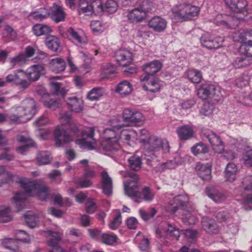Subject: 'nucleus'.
<instances>
[{"label": "nucleus", "instance_id": "f257e3e1", "mask_svg": "<svg viewBox=\"0 0 252 252\" xmlns=\"http://www.w3.org/2000/svg\"><path fill=\"white\" fill-rule=\"evenodd\" d=\"M109 123L111 128L104 130L100 142L101 147L104 151L114 154L121 148L120 140L130 144L137 139V134L134 130L123 129L124 125L121 123L120 117L113 118Z\"/></svg>", "mask_w": 252, "mask_h": 252}, {"label": "nucleus", "instance_id": "f03ea898", "mask_svg": "<svg viewBox=\"0 0 252 252\" xmlns=\"http://www.w3.org/2000/svg\"><path fill=\"white\" fill-rule=\"evenodd\" d=\"M19 183L24 189L26 194L17 192L13 197L12 202L17 208V211H20L23 208V201L26 198V195L37 197L41 200H46L49 196V189L40 184L38 181L22 178L20 179Z\"/></svg>", "mask_w": 252, "mask_h": 252}, {"label": "nucleus", "instance_id": "7ed1b4c3", "mask_svg": "<svg viewBox=\"0 0 252 252\" xmlns=\"http://www.w3.org/2000/svg\"><path fill=\"white\" fill-rule=\"evenodd\" d=\"M59 119L62 125L58 126L55 128L54 137L56 144L58 147L64 146L65 144L72 141L73 137L68 134L64 130L63 125L69 124L70 126V131L74 135H77L79 132L78 126L71 122V115L67 111H62L59 115Z\"/></svg>", "mask_w": 252, "mask_h": 252}, {"label": "nucleus", "instance_id": "20e7f679", "mask_svg": "<svg viewBox=\"0 0 252 252\" xmlns=\"http://www.w3.org/2000/svg\"><path fill=\"white\" fill-rule=\"evenodd\" d=\"M200 10L199 7L184 2L172 8L173 18L180 21L191 20L198 16Z\"/></svg>", "mask_w": 252, "mask_h": 252}, {"label": "nucleus", "instance_id": "39448f33", "mask_svg": "<svg viewBox=\"0 0 252 252\" xmlns=\"http://www.w3.org/2000/svg\"><path fill=\"white\" fill-rule=\"evenodd\" d=\"M152 10L151 3L148 0H144L139 6L129 12L127 15L128 20L133 23L142 22L146 18L148 12Z\"/></svg>", "mask_w": 252, "mask_h": 252}, {"label": "nucleus", "instance_id": "423d86ee", "mask_svg": "<svg viewBox=\"0 0 252 252\" xmlns=\"http://www.w3.org/2000/svg\"><path fill=\"white\" fill-rule=\"evenodd\" d=\"M155 234L160 242L165 244L168 242L167 239L169 236L174 237L177 240L180 236L181 231L174 225L164 223L156 229Z\"/></svg>", "mask_w": 252, "mask_h": 252}, {"label": "nucleus", "instance_id": "0eeeda50", "mask_svg": "<svg viewBox=\"0 0 252 252\" xmlns=\"http://www.w3.org/2000/svg\"><path fill=\"white\" fill-rule=\"evenodd\" d=\"M81 134L83 138L76 140L75 142L80 148L88 150L96 148V140L94 138V129L93 127H86Z\"/></svg>", "mask_w": 252, "mask_h": 252}, {"label": "nucleus", "instance_id": "6e6552de", "mask_svg": "<svg viewBox=\"0 0 252 252\" xmlns=\"http://www.w3.org/2000/svg\"><path fill=\"white\" fill-rule=\"evenodd\" d=\"M123 120L126 126H140L143 125L145 118L141 112L127 108L123 111Z\"/></svg>", "mask_w": 252, "mask_h": 252}, {"label": "nucleus", "instance_id": "1a4fd4ad", "mask_svg": "<svg viewBox=\"0 0 252 252\" xmlns=\"http://www.w3.org/2000/svg\"><path fill=\"white\" fill-rule=\"evenodd\" d=\"M197 95L203 100L214 98L217 100L222 96L220 87L208 83L200 86L197 90Z\"/></svg>", "mask_w": 252, "mask_h": 252}, {"label": "nucleus", "instance_id": "9d476101", "mask_svg": "<svg viewBox=\"0 0 252 252\" xmlns=\"http://www.w3.org/2000/svg\"><path fill=\"white\" fill-rule=\"evenodd\" d=\"M244 189L241 203L246 210L252 209V175L245 177L242 182Z\"/></svg>", "mask_w": 252, "mask_h": 252}, {"label": "nucleus", "instance_id": "9b49d317", "mask_svg": "<svg viewBox=\"0 0 252 252\" xmlns=\"http://www.w3.org/2000/svg\"><path fill=\"white\" fill-rule=\"evenodd\" d=\"M246 143V140L241 137L237 139L231 138L229 141L230 149L224 152V157L228 160L233 159L237 155L245 148Z\"/></svg>", "mask_w": 252, "mask_h": 252}, {"label": "nucleus", "instance_id": "f8f14e48", "mask_svg": "<svg viewBox=\"0 0 252 252\" xmlns=\"http://www.w3.org/2000/svg\"><path fill=\"white\" fill-rule=\"evenodd\" d=\"M140 81L143 89L151 93H157L160 91L163 83L159 79L148 75L140 77Z\"/></svg>", "mask_w": 252, "mask_h": 252}, {"label": "nucleus", "instance_id": "ddd939ff", "mask_svg": "<svg viewBox=\"0 0 252 252\" xmlns=\"http://www.w3.org/2000/svg\"><path fill=\"white\" fill-rule=\"evenodd\" d=\"M18 114L25 116L26 121L31 119L37 112V107L34 99L27 98L22 102V106L17 107Z\"/></svg>", "mask_w": 252, "mask_h": 252}, {"label": "nucleus", "instance_id": "4468645a", "mask_svg": "<svg viewBox=\"0 0 252 252\" xmlns=\"http://www.w3.org/2000/svg\"><path fill=\"white\" fill-rule=\"evenodd\" d=\"M131 179L124 183L126 194L134 199L135 201L140 202L142 198L139 197L140 193L137 190V176L135 174L130 175Z\"/></svg>", "mask_w": 252, "mask_h": 252}, {"label": "nucleus", "instance_id": "2eb2a0df", "mask_svg": "<svg viewBox=\"0 0 252 252\" xmlns=\"http://www.w3.org/2000/svg\"><path fill=\"white\" fill-rule=\"evenodd\" d=\"M223 38L214 34L205 33L200 38V42L205 47L209 49H218L222 46Z\"/></svg>", "mask_w": 252, "mask_h": 252}, {"label": "nucleus", "instance_id": "dca6fc26", "mask_svg": "<svg viewBox=\"0 0 252 252\" xmlns=\"http://www.w3.org/2000/svg\"><path fill=\"white\" fill-rule=\"evenodd\" d=\"M49 237L48 245L52 248L49 252H66L59 245L61 242V236L58 232L49 230L47 232ZM68 252H78L74 247H71Z\"/></svg>", "mask_w": 252, "mask_h": 252}, {"label": "nucleus", "instance_id": "f3484780", "mask_svg": "<svg viewBox=\"0 0 252 252\" xmlns=\"http://www.w3.org/2000/svg\"><path fill=\"white\" fill-rule=\"evenodd\" d=\"M245 17L237 16L236 18H231L227 16L221 14L217 15L214 20V22L218 26H222L228 28H234L238 24V21L244 20Z\"/></svg>", "mask_w": 252, "mask_h": 252}, {"label": "nucleus", "instance_id": "a211bd4d", "mask_svg": "<svg viewBox=\"0 0 252 252\" xmlns=\"http://www.w3.org/2000/svg\"><path fill=\"white\" fill-rule=\"evenodd\" d=\"M204 137L209 141L213 150L220 154L224 150V145L220 137L213 131H209L204 133Z\"/></svg>", "mask_w": 252, "mask_h": 252}, {"label": "nucleus", "instance_id": "6ab92c4d", "mask_svg": "<svg viewBox=\"0 0 252 252\" xmlns=\"http://www.w3.org/2000/svg\"><path fill=\"white\" fill-rule=\"evenodd\" d=\"M23 72L30 81H36L41 75L45 74L46 70L43 64H34L29 67Z\"/></svg>", "mask_w": 252, "mask_h": 252}, {"label": "nucleus", "instance_id": "aec40b11", "mask_svg": "<svg viewBox=\"0 0 252 252\" xmlns=\"http://www.w3.org/2000/svg\"><path fill=\"white\" fill-rule=\"evenodd\" d=\"M189 202L188 196L185 195H178L168 201L167 211L174 213L180 207H183Z\"/></svg>", "mask_w": 252, "mask_h": 252}, {"label": "nucleus", "instance_id": "412c9836", "mask_svg": "<svg viewBox=\"0 0 252 252\" xmlns=\"http://www.w3.org/2000/svg\"><path fill=\"white\" fill-rule=\"evenodd\" d=\"M69 39L75 44L82 47L88 43L87 37L81 31H77L72 28L67 30Z\"/></svg>", "mask_w": 252, "mask_h": 252}, {"label": "nucleus", "instance_id": "4be33fe9", "mask_svg": "<svg viewBox=\"0 0 252 252\" xmlns=\"http://www.w3.org/2000/svg\"><path fill=\"white\" fill-rule=\"evenodd\" d=\"M115 57L120 65H128L132 61L133 56L131 52L126 49H120L116 51Z\"/></svg>", "mask_w": 252, "mask_h": 252}, {"label": "nucleus", "instance_id": "5701e85b", "mask_svg": "<svg viewBox=\"0 0 252 252\" xmlns=\"http://www.w3.org/2000/svg\"><path fill=\"white\" fill-rule=\"evenodd\" d=\"M188 158V157L185 154H177L175 156L174 160H169L159 164L158 169L160 171H164L167 169L175 168L177 165L182 164Z\"/></svg>", "mask_w": 252, "mask_h": 252}, {"label": "nucleus", "instance_id": "b1692460", "mask_svg": "<svg viewBox=\"0 0 252 252\" xmlns=\"http://www.w3.org/2000/svg\"><path fill=\"white\" fill-rule=\"evenodd\" d=\"M148 26L155 32H162L166 30L167 22L165 19L156 16L149 21Z\"/></svg>", "mask_w": 252, "mask_h": 252}, {"label": "nucleus", "instance_id": "393cba45", "mask_svg": "<svg viewBox=\"0 0 252 252\" xmlns=\"http://www.w3.org/2000/svg\"><path fill=\"white\" fill-rule=\"evenodd\" d=\"M50 121L48 117L46 115H43L41 117L38 118L34 122V125L37 128L36 131V135L41 139L46 140L48 139L51 136V132L49 130H46L44 133H39L40 130V126H44L50 124Z\"/></svg>", "mask_w": 252, "mask_h": 252}, {"label": "nucleus", "instance_id": "a878e982", "mask_svg": "<svg viewBox=\"0 0 252 252\" xmlns=\"http://www.w3.org/2000/svg\"><path fill=\"white\" fill-rule=\"evenodd\" d=\"M158 140L162 141V142L158 143V142H154L153 144H149V141L144 146V149L147 151L148 152H155L156 151L161 150L163 153H167L169 151V146L168 142L166 139H162L157 137Z\"/></svg>", "mask_w": 252, "mask_h": 252}, {"label": "nucleus", "instance_id": "bb28decb", "mask_svg": "<svg viewBox=\"0 0 252 252\" xmlns=\"http://www.w3.org/2000/svg\"><path fill=\"white\" fill-rule=\"evenodd\" d=\"M48 10L50 12L49 16H51L53 21L56 23L64 21L66 14L61 5L54 3Z\"/></svg>", "mask_w": 252, "mask_h": 252}, {"label": "nucleus", "instance_id": "cd10ccee", "mask_svg": "<svg viewBox=\"0 0 252 252\" xmlns=\"http://www.w3.org/2000/svg\"><path fill=\"white\" fill-rule=\"evenodd\" d=\"M135 132L137 134V139L134 142H131L130 144H129L130 145L135 143L138 140H139V142L142 144L143 146H145L148 141L149 143L148 144L149 145L153 144L154 142L156 141L158 143L162 142V141L157 139V136L151 135L149 131L146 129H141L139 132V135H138L136 131ZM148 146L149 147V145Z\"/></svg>", "mask_w": 252, "mask_h": 252}, {"label": "nucleus", "instance_id": "c85d7f7f", "mask_svg": "<svg viewBox=\"0 0 252 252\" xmlns=\"http://www.w3.org/2000/svg\"><path fill=\"white\" fill-rule=\"evenodd\" d=\"M178 137L181 140H187L193 137L194 134L193 126L190 125H184L176 129Z\"/></svg>", "mask_w": 252, "mask_h": 252}, {"label": "nucleus", "instance_id": "c756f323", "mask_svg": "<svg viewBox=\"0 0 252 252\" xmlns=\"http://www.w3.org/2000/svg\"><path fill=\"white\" fill-rule=\"evenodd\" d=\"M133 91V86L127 80H123L119 83L116 87L115 92L121 97L129 95Z\"/></svg>", "mask_w": 252, "mask_h": 252}, {"label": "nucleus", "instance_id": "7c9ffc66", "mask_svg": "<svg viewBox=\"0 0 252 252\" xmlns=\"http://www.w3.org/2000/svg\"><path fill=\"white\" fill-rule=\"evenodd\" d=\"M195 170L198 176L203 180H209L211 178V165L209 163H198Z\"/></svg>", "mask_w": 252, "mask_h": 252}, {"label": "nucleus", "instance_id": "2f4dec72", "mask_svg": "<svg viewBox=\"0 0 252 252\" xmlns=\"http://www.w3.org/2000/svg\"><path fill=\"white\" fill-rule=\"evenodd\" d=\"M100 176L103 192L106 195H110L112 192V179L105 170L101 172Z\"/></svg>", "mask_w": 252, "mask_h": 252}, {"label": "nucleus", "instance_id": "473e14b6", "mask_svg": "<svg viewBox=\"0 0 252 252\" xmlns=\"http://www.w3.org/2000/svg\"><path fill=\"white\" fill-rule=\"evenodd\" d=\"M41 100L47 107L53 110H56L61 105L60 100L57 99L55 94H44L42 96Z\"/></svg>", "mask_w": 252, "mask_h": 252}, {"label": "nucleus", "instance_id": "72a5a7b5", "mask_svg": "<svg viewBox=\"0 0 252 252\" xmlns=\"http://www.w3.org/2000/svg\"><path fill=\"white\" fill-rule=\"evenodd\" d=\"M67 104L71 111L75 113H80L83 110L84 103L81 98L75 96L69 97L67 100Z\"/></svg>", "mask_w": 252, "mask_h": 252}, {"label": "nucleus", "instance_id": "f704fd0d", "mask_svg": "<svg viewBox=\"0 0 252 252\" xmlns=\"http://www.w3.org/2000/svg\"><path fill=\"white\" fill-rule=\"evenodd\" d=\"M162 66V64L161 62L158 60H154L145 64L142 68L146 73L145 75L152 76L161 69Z\"/></svg>", "mask_w": 252, "mask_h": 252}, {"label": "nucleus", "instance_id": "c9c22d12", "mask_svg": "<svg viewBox=\"0 0 252 252\" xmlns=\"http://www.w3.org/2000/svg\"><path fill=\"white\" fill-rule=\"evenodd\" d=\"M42 214L32 211H29L24 215L26 224L29 227L32 228L38 226Z\"/></svg>", "mask_w": 252, "mask_h": 252}, {"label": "nucleus", "instance_id": "e433bc0d", "mask_svg": "<svg viewBox=\"0 0 252 252\" xmlns=\"http://www.w3.org/2000/svg\"><path fill=\"white\" fill-rule=\"evenodd\" d=\"M50 15L48 9L43 8L38 10L31 12L28 16V19L32 22L41 21L47 19Z\"/></svg>", "mask_w": 252, "mask_h": 252}, {"label": "nucleus", "instance_id": "4c0bfd02", "mask_svg": "<svg viewBox=\"0 0 252 252\" xmlns=\"http://www.w3.org/2000/svg\"><path fill=\"white\" fill-rule=\"evenodd\" d=\"M225 2L232 11L236 13L244 12L247 5L245 0H225Z\"/></svg>", "mask_w": 252, "mask_h": 252}, {"label": "nucleus", "instance_id": "58836bf2", "mask_svg": "<svg viewBox=\"0 0 252 252\" xmlns=\"http://www.w3.org/2000/svg\"><path fill=\"white\" fill-rule=\"evenodd\" d=\"M201 223L203 228L208 233H217L219 231V227L214 220L210 219L208 217H203Z\"/></svg>", "mask_w": 252, "mask_h": 252}, {"label": "nucleus", "instance_id": "ea45409f", "mask_svg": "<svg viewBox=\"0 0 252 252\" xmlns=\"http://www.w3.org/2000/svg\"><path fill=\"white\" fill-rule=\"evenodd\" d=\"M17 140L20 143H23V146H19L17 149V152L18 153L23 154L28 150L29 147L33 146L34 142L29 137H25L20 135L17 137Z\"/></svg>", "mask_w": 252, "mask_h": 252}, {"label": "nucleus", "instance_id": "a19ab883", "mask_svg": "<svg viewBox=\"0 0 252 252\" xmlns=\"http://www.w3.org/2000/svg\"><path fill=\"white\" fill-rule=\"evenodd\" d=\"M49 65L51 69L55 73L61 72L64 70L66 67L64 61L60 58L52 59Z\"/></svg>", "mask_w": 252, "mask_h": 252}, {"label": "nucleus", "instance_id": "79ce46f5", "mask_svg": "<svg viewBox=\"0 0 252 252\" xmlns=\"http://www.w3.org/2000/svg\"><path fill=\"white\" fill-rule=\"evenodd\" d=\"M237 171V167L234 163H228L224 172L226 180L230 182H233L236 178Z\"/></svg>", "mask_w": 252, "mask_h": 252}, {"label": "nucleus", "instance_id": "37998d69", "mask_svg": "<svg viewBox=\"0 0 252 252\" xmlns=\"http://www.w3.org/2000/svg\"><path fill=\"white\" fill-rule=\"evenodd\" d=\"M104 94V88L95 87L88 93L87 98L91 101H96L99 100Z\"/></svg>", "mask_w": 252, "mask_h": 252}, {"label": "nucleus", "instance_id": "c03bdc74", "mask_svg": "<svg viewBox=\"0 0 252 252\" xmlns=\"http://www.w3.org/2000/svg\"><path fill=\"white\" fill-rule=\"evenodd\" d=\"M33 33L36 36L49 34L52 32V29L47 25L36 24L32 27Z\"/></svg>", "mask_w": 252, "mask_h": 252}, {"label": "nucleus", "instance_id": "a18cd8bd", "mask_svg": "<svg viewBox=\"0 0 252 252\" xmlns=\"http://www.w3.org/2000/svg\"><path fill=\"white\" fill-rule=\"evenodd\" d=\"M45 42L48 48L54 52L58 51L61 44L59 38L53 35L47 37Z\"/></svg>", "mask_w": 252, "mask_h": 252}, {"label": "nucleus", "instance_id": "49530a36", "mask_svg": "<svg viewBox=\"0 0 252 252\" xmlns=\"http://www.w3.org/2000/svg\"><path fill=\"white\" fill-rule=\"evenodd\" d=\"M14 175L7 171L4 166H0V187L4 184L13 181Z\"/></svg>", "mask_w": 252, "mask_h": 252}, {"label": "nucleus", "instance_id": "de8ad7c7", "mask_svg": "<svg viewBox=\"0 0 252 252\" xmlns=\"http://www.w3.org/2000/svg\"><path fill=\"white\" fill-rule=\"evenodd\" d=\"M12 215L10 208L7 206L0 207V222L5 223L12 220Z\"/></svg>", "mask_w": 252, "mask_h": 252}, {"label": "nucleus", "instance_id": "09e8293b", "mask_svg": "<svg viewBox=\"0 0 252 252\" xmlns=\"http://www.w3.org/2000/svg\"><path fill=\"white\" fill-rule=\"evenodd\" d=\"M188 78L193 83H199L202 79V73L198 70L189 69L186 71Z\"/></svg>", "mask_w": 252, "mask_h": 252}, {"label": "nucleus", "instance_id": "8fccbe9b", "mask_svg": "<svg viewBox=\"0 0 252 252\" xmlns=\"http://www.w3.org/2000/svg\"><path fill=\"white\" fill-rule=\"evenodd\" d=\"M17 244L18 242L12 238H6L2 240V244L3 247L13 252H20V248Z\"/></svg>", "mask_w": 252, "mask_h": 252}, {"label": "nucleus", "instance_id": "3c124183", "mask_svg": "<svg viewBox=\"0 0 252 252\" xmlns=\"http://www.w3.org/2000/svg\"><path fill=\"white\" fill-rule=\"evenodd\" d=\"M90 4L92 8V14L101 15L104 11L102 0H90Z\"/></svg>", "mask_w": 252, "mask_h": 252}, {"label": "nucleus", "instance_id": "603ef678", "mask_svg": "<svg viewBox=\"0 0 252 252\" xmlns=\"http://www.w3.org/2000/svg\"><path fill=\"white\" fill-rule=\"evenodd\" d=\"M78 10L80 14H85L86 15H93L90 1L88 2L86 0H79Z\"/></svg>", "mask_w": 252, "mask_h": 252}, {"label": "nucleus", "instance_id": "864d4df0", "mask_svg": "<svg viewBox=\"0 0 252 252\" xmlns=\"http://www.w3.org/2000/svg\"><path fill=\"white\" fill-rule=\"evenodd\" d=\"M241 55L245 56V57H252V41L248 40L241 45L239 50Z\"/></svg>", "mask_w": 252, "mask_h": 252}, {"label": "nucleus", "instance_id": "5fc2aeb1", "mask_svg": "<svg viewBox=\"0 0 252 252\" xmlns=\"http://www.w3.org/2000/svg\"><path fill=\"white\" fill-rule=\"evenodd\" d=\"M128 163L131 169L137 171L141 167V159L139 156L133 155L128 158Z\"/></svg>", "mask_w": 252, "mask_h": 252}, {"label": "nucleus", "instance_id": "6e6d98bb", "mask_svg": "<svg viewBox=\"0 0 252 252\" xmlns=\"http://www.w3.org/2000/svg\"><path fill=\"white\" fill-rule=\"evenodd\" d=\"M103 78H109L116 72V67L109 63H103L101 66Z\"/></svg>", "mask_w": 252, "mask_h": 252}, {"label": "nucleus", "instance_id": "4d7b16f0", "mask_svg": "<svg viewBox=\"0 0 252 252\" xmlns=\"http://www.w3.org/2000/svg\"><path fill=\"white\" fill-rule=\"evenodd\" d=\"M114 219L110 222L109 226L111 229H117L122 223V217L120 211L116 210L113 211Z\"/></svg>", "mask_w": 252, "mask_h": 252}, {"label": "nucleus", "instance_id": "13d9d810", "mask_svg": "<svg viewBox=\"0 0 252 252\" xmlns=\"http://www.w3.org/2000/svg\"><path fill=\"white\" fill-rule=\"evenodd\" d=\"M51 159V155L47 151L39 152L36 158L37 162L39 165H45L49 163Z\"/></svg>", "mask_w": 252, "mask_h": 252}, {"label": "nucleus", "instance_id": "bf43d9fd", "mask_svg": "<svg viewBox=\"0 0 252 252\" xmlns=\"http://www.w3.org/2000/svg\"><path fill=\"white\" fill-rule=\"evenodd\" d=\"M182 220L184 223L188 225H192L195 223L197 221V218L195 216V213L193 212L185 211Z\"/></svg>", "mask_w": 252, "mask_h": 252}, {"label": "nucleus", "instance_id": "052dcab7", "mask_svg": "<svg viewBox=\"0 0 252 252\" xmlns=\"http://www.w3.org/2000/svg\"><path fill=\"white\" fill-rule=\"evenodd\" d=\"M251 60L247 57H237L233 62L232 65L235 68H242L251 64Z\"/></svg>", "mask_w": 252, "mask_h": 252}, {"label": "nucleus", "instance_id": "680f3d73", "mask_svg": "<svg viewBox=\"0 0 252 252\" xmlns=\"http://www.w3.org/2000/svg\"><path fill=\"white\" fill-rule=\"evenodd\" d=\"M191 152L194 155L206 154L208 152V148L204 143L200 142L196 144L191 149Z\"/></svg>", "mask_w": 252, "mask_h": 252}, {"label": "nucleus", "instance_id": "e2e57ef3", "mask_svg": "<svg viewBox=\"0 0 252 252\" xmlns=\"http://www.w3.org/2000/svg\"><path fill=\"white\" fill-rule=\"evenodd\" d=\"M23 72V71L22 70L14 71L13 73L10 74L6 76V81L17 85L18 83L21 82V76L19 74Z\"/></svg>", "mask_w": 252, "mask_h": 252}, {"label": "nucleus", "instance_id": "0e129e2a", "mask_svg": "<svg viewBox=\"0 0 252 252\" xmlns=\"http://www.w3.org/2000/svg\"><path fill=\"white\" fill-rule=\"evenodd\" d=\"M16 241H21L22 243L29 244L31 243V237L26 232L23 230H18L15 234Z\"/></svg>", "mask_w": 252, "mask_h": 252}, {"label": "nucleus", "instance_id": "69168bd1", "mask_svg": "<svg viewBox=\"0 0 252 252\" xmlns=\"http://www.w3.org/2000/svg\"><path fill=\"white\" fill-rule=\"evenodd\" d=\"M102 242L108 245H112L118 240L117 236L108 233H102L101 235Z\"/></svg>", "mask_w": 252, "mask_h": 252}, {"label": "nucleus", "instance_id": "338daca9", "mask_svg": "<svg viewBox=\"0 0 252 252\" xmlns=\"http://www.w3.org/2000/svg\"><path fill=\"white\" fill-rule=\"evenodd\" d=\"M75 184L79 188H86L91 187L93 185V182L91 179L88 178L84 177L79 178L74 181Z\"/></svg>", "mask_w": 252, "mask_h": 252}, {"label": "nucleus", "instance_id": "774afa93", "mask_svg": "<svg viewBox=\"0 0 252 252\" xmlns=\"http://www.w3.org/2000/svg\"><path fill=\"white\" fill-rule=\"evenodd\" d=\"M207 194L211 199L216 203L221 202L224 200V195L216 190H213V191L208 192Z\"/></svg>", "mask_w": 252, "mask_h": 252}]
</instances>
